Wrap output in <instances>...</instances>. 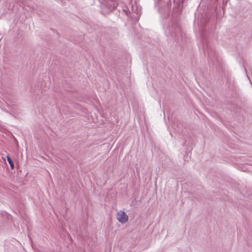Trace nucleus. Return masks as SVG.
<instances>
[{
	"label": "nucleus",
	"mask_w": 252,
	"mask_h": 252,
	"mask_svg": "<svg viewBox=\"0 0 252 252\" xmlns=\"http://www.w3.org/2000/svg\"><path fill=\"white\" fill-rule=\"evenodd\" d=\"M6 158H7V161H8L9 164H10L11 168L12 169H13L14 168V163L12 161V159L10 158L8 156H6Z\"/></svg>",
	"instance_id": "obj_3"
},
{
	"label": "nucleus",
	"mask_w": 252,
	"mask_h": 252,
	"mask_svg": "<svg viewBox=\"0 0 252 252\" xmlns=\"http://www.w3.org/2000/svg\"><path fill=\"white\" fill-rule=\"evenodd\" d=\"M177 30H178V31H180V29H179V28H178V29H177Z\"/></svg>",
	"instance_id": "obj_4"
},
{
	"label": "nucleus",
	"mask_w": 252,
	"mask_h": 252,
	"mask_svg": "<svg viewBox=\"0 0 252 252\" xmlns=\"http://www.w3.org/2000/svg\"><path fill=\"white\" fill-rule=\"evenodd\" d=\"M106 5H107V6L109 7V9H110V10H113L114 9L116 8L118 4H117V2H116V1L109 0L107 2V3L106 4Z\"/></svg>",
	"instance_id": "obj_2"
},
{
	"label": "nucleus",
	"mask_w": 252,
	"mask_h": 252,
	"mask_svg": "<svg viewBox=\"0 0 252 252\" xmlns=\"http://www.w3.org/2000/svg\"><path fill=\"white\" fill-rule=\"evenodd\" d=\"M116 218L122 223L126 222L128 220V216L123 211H120L117 213Z\"/></svg>",
	"instance_id": "obj_1"
}]
</instances>
